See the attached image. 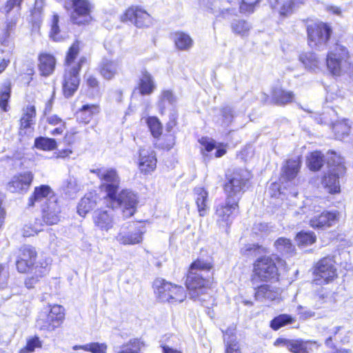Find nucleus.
Segmentation results:
<instances>
[{"instance_id":"f257e3e1","label":"nucleus","mask_w":353,"mask_h":353,"mask_svg":"<svg viewBox=\"0 0 353 353\" xmlns=\"http://www.w3.org/2000/svg\"><path fill=\"white\" fill-rule=\"evenodd\" d=\"M213 268L214 261L211 256L204 258L201 256L191 263L185 281L191 299L203 301L200 296L211 284L210 272Z\"/></svg>"},{"instance_id":"f03ea898","label":"nucleus","mask_w":353,"mask_h":353,"mask_svg":"<svg viewBox=\"0 0 353 353\" xmlns=\"http://www.w3.org/2000/svg\"><path fill=\"white\" fill-rule=\"evenodd\" d=\"M297 215H305L304 221L308 222L314 229L325 230L335 225L339 220V213L336 211H321V207L312 202L305 203Z\"/></svg>"},{"instance_id":"7ed1b4c3","label":"nucleus","mask_w":353,"mask_h":353,"mask_svg":"<svg viewBox=\"0 0 353 353\" xmlns=\"http://www.w3.org/2000/svg\"><path fill=\"white\" fill-rule=\"evenodd\" d=\"M327 171L322 179V184L330 193H337L340 191L339 178L345 172L343 159L332 152L327 158Z\"/></svg>"},{"instance_id":"20e7f679","label":"nucleus","mask_w":353,"mask_h":353,"mask_svg":"<svg viewBox=\"0 0 353 353\" xmlns=\"http://www.w3.org/2000/svg\"><path fill=\"white\" fill-rule=\"evenodd\" d=\"M101 181L100 189L104 191L110 199H116V194L118 191L120 178L117 171L114 168L101 167L92 170Z\"/></svg>"},{"instance_id":"39448f33","label":"nucleus","mask_w":353,"mask_h":353,"mask_svg":"<svg viewBox=\"0 0 353 353\" xmlns=\"http://www.w3.org/2000/svg\"><path fill=\"white\" fill-rule=\"evenodd\" d=\"M348 57L346 48L337 44L334 49L327 54L326 63L328 71L333 76H341L350 65Z\"/></svg>"},{"instance_id":"423d86ee","label":"nucleus","mask_w":353,"mask_h":353,"mask_svg":"<svg viewBox=\"0 0 353 353\" xmlns=\"http://www.w3.org/2000/svg\"><path fill=\"white\" fill-rule=\"evenodd\" d=\"M65 314L64 309L59 305H54L50 311L41 312L36 322V327L40 330L54 331L63 323Z\"/></svg>"},{"instance_id":"0eeeda50","label":"nucleus","mask_w":353,"mask_h":353,"mask_svg":"<svg viewBox=\"0 0 353 353\" xmlns=\"http://www.w3.org/2000/svg\"><path fill=\"white\" fill-rule=\"evenodd\" d=\"M261 0H214L210 8L216 16L224 15L239 6L241 12L250 13L254 11L256 4Z\"/></svg>"},{"instance_id":"6e6552de","label":"nucleus","mask_w":353,"mask_h":353,"mask_svg":"<svg viewBox=\"0 0 353 353\" xmlns=\"http://www.w3.org/2000/svg\"><path fill=\"white\" fill-rule=\"evenodd\" d=\"M332 30L325 23H318L308 26V43L312 48L323 50L326 46Z\"/></svg>"},{"instance_id":"1a4fd4ad","label":"nucleus","mask_w":353,"mask_h":353,"mask_svg":"<svg viewBox=\"0 0 353 353\" xmlns=\"http://www.w3.org/2000/svg\"><path fill=\"white\" fill-rule=\"evenodd\" d=\"M313 282L316 285L327 284L336 276L334 261L329 257L320 260L314 270Z\"/></svg>"},{"instance_id":"9d476101","label":"nucleus","mask_w":353,"mask_h":353,"mask_svg":"<svg viewBox=\"0 0 353 353\" xmlns=\"http://www.w3.org/2000/svg\"><path fill=\"white\" fill-rule=\"evenodd\" d=\"M85 61V57H81L76 66L65 68L62 85L63 92L65 97H72L77 91L79 85V72Z\"/></svg>"},{"instance_id":"9b49d317","label":"nucleus","mask_w":353,"mask_h":353,"mask_svg":"<svg viewBox=\"0 0 353 353\" xmlns=\"http://www.w3.org/2000/svg\"><path fill=\"white\" fill-rule=\"evenodd\" d=\"M238 206L237 200L232 201L226 198L224 203L216 207L214 218L220 228L227 230L230 226L233 219V212Z\"/></svg>"},{"instance_id":"f8f14e48","label":"nucleus","mask_w":353,"mask_h":353,"mask_svg":"<svg viewBox=\"0 0 353 353\" xmlns=\"http://www.w3.org/2000/svg\"><path fill=\"white\" fill-rule=\"evenodd\" d=\"M145 232L143 227H135L132 224L123 225L116 236V239L119 243L124 245L139 244L143 241V235Z\"/></svg>"},{"instance_id":"ddd939ff","label":"nucleus","mask_w":353,"mask_h":353,"mask_svg":"<svg viewBox=\"0 0 353 353\" xmlns=\"http://www.w3.org/2000/svg\"><path fill=\"white\" fill-rule=\"evenodd\" d=\"M246 181L247 179L243 172L239 171L233 172L224 187L227 198L232 201L236 199L239 202V198L244 191Z\"/></svg>"},{"instance_id":"4468645a","label":"nucleus","mask_w":353,"mask_h":353,"mask_svg":"<svg viewBox=\"0 0 353 353\" xmlns=\"http://www.w3.org/2000/svg\"><path fill=\"white\" fill-rule=\"evenodd\" d=\"M110 200L119 205L122 209L123 216L125 218L132 216L136 211L138 197L130 190H123L118 196L116 195V199Z\"/></svg>"},{"instance_id":"2eb2a0df","label":"nucleus","mask_w":353,"mask_h":353,"mask_svg":"<svg viewBox=\"0 0 353 353\" xmlns=\"http://www.w3.org/2000/svg\"><path fill=\"white\" fill-rule=\"evenodd\" d=\"M254 272L261 281H268L277 275V268L274 261L269 256H263L256 260Z\"/></svg>"},{"instance_id":"dca6fc26","label":"nucleus","mask_w":353,"mask_h":353,"mask_svg":"<svg viewBox=\"0 0 353 353\" xmlns=\"http://www.w3.org/2000/svg\"><path fill=\"white\" fill-rule=\"evenodd\" d=\"M123 21H130L137 28H148L152 24L151 16L139 7L129 8L121 17Z\"/></svg>"},{"instance_id":"f3484780","label":"nucleus","mask_w":353,"mask_h":353,"mask_svg":"<svg viewBox=\"0 0 353 353\" xmlns=\"http://www.w3.org/2000/svg\"><path fill=\"white\" fill-rule=\"evenodd\" d=\"M72 6L71 20L74 23L83 25L90 21L92 6L88 0H72Z\"/></svg>"},{"instance_id":"a211bd4d","label":"nucleus","mask_w":353,"mask_h":353,"mask_svg":"<svg viewBox=\"0 0 353 353\" xmlns=\"http://www.w3.org/2000/svg\"><path fill=\"white\" fill-rule=\"evenodd\" d=\"M42 218L47 225H54L60 221L61 206L57 198H52L41 204Z\"/></svg>"},{"instance_id":"6ab92c4d","label":"nucleus","mask_w":353,"mask_h":353,"mask_svg":"<svg viewBox=\"0 0 353 353\" xmlns=\"http://www.w3.org/2000/svg\"><path fill=\"white\" fill-rule=\"evenodd\" d=\"M34 175L31 172H25L14 176L8 184V189L11 192L23 193L29 189Z\"/></svg>"},{"instance_id":"aec40b11","label":"nucleus","mask_w":353,"mask_h":353,"mask_svg":"<svg viewBox=\"0 0 353 353\" xmlns=\"http://www.w3.org/2000/svg\"><path fill=\"white\" fill-rule=\"evenodd\" d=\"M157 167V159L154 152L149 148L139 149V169L144 174H150Z\"/></svg>"},{"instance_id":"412c9836","label":"nucleus","mask_w":353,"mask_h":353,"mask_svg":"<svg viewBox=\"0 0 353 353\" xmlns=\"http://www.w3.org/2000/svg\"><path fill=\"white\" fill-rule=\"evenodd\" d=\"M57 198L51 188L47 185H41L35 187L32 195L29 197L28 206L29 208L34 207L37 204L45 203L48 202L50 199Z\"/></svg>"},{"instance_id":"4be33fe9","label":"nucleus","mask_w":353,"mask_h":353,"mask_svg":"<svg viewBox=\"0 0 353 353\" xmlns=\"http://www.w3.org/2000/svg\"><path fill=\"white\" fill-rule=\"evenodd\" d=\"M94 226L101 231L108 232L114 226V214L112 210H96L92 216Z\"/></svg>"},{"instance_id":"5701e85b","label":"nucleus","mask_w":353,"mask_h":353,"mask_svg":"<svg viewBox=\"0 0 353 353\" xmlns=\"http://www.w3.org/2000/svg\"><path fill=\"white\" fill-rule=\"evenodd\" d=\"M282 290L270 285H262L257 288L255 292V299L261 301H275L279 303L281 301Z\"/></svg>"},{"instance_id":"b1692460","label":"nucleus","mask_w":353,"mask_h":353,"mask_svg":"<svg viewBox=\"0 0 353 353\" xmlns=\"http://www.w3.org/2000/svg\"><path fill=\"white\" fill-rule=\"evenodd\" d=\"M120 70V63L118 61L104 58L99 65L101 75L107 80H110L118 74Z\"/></svg>"},{"instance_id":"393cba45","label":"nucleus","mask_w":353,"mask_h":353,"mask_svg":"<svg viewBox=\"0 0 353 353\" xmlns=\"http://www.w3.org/2000/svg\"><path fill=\"white\" fill-rule=\"evenodd\" d=\"M194 195L199 215L205 216L209 210L208 191L202 187H196L194 189Z\"/></svg>"},{"instance_id":"a878e982","label":"nucleus","mask_w":353,"mask_h":353,"mask_svg":"<svg viewBox=\"0 0 353 353\" xmlns=\"http://www.w3.org/2000/svg\"><path fill=\"white\" fill-rule=\"evenodd\" d=\"M271 6L279 10L281 16L286 17L293 12L294 8L304 0H268Z\"/></svg>"},{"instance_id":"bb28decb","label":"nucleus","mask_w":353,"mask_h":353,"mask_svg":"<svg viewBox=\"0 0 353 353\" xmlns=\"http://www.w3.org/2000/svg\"><path fill=\"white\" fill-rule=\"evenodd\" d=\"M272 99L277 105H283L291 103L294 99L292 91L286 90L281 86H275L272 90Z\"/></svg>"},{"instance_id":"cd10ccee","label":"nucleus","mask_w":353,"mask_h":353,"mask_svg":"<svg viewBox=\"0 0 353 353\" xmlns=\"http://www.w3.org/2000/svg\"><path fill=\"white\" fill-rule=\"evenodd\" d=\"M156 89L153 77L146 70L141 72L139 81V90L142 95H149Z\"/></svg>"},{"instance_id":"c85d7f7f","label":"nucleus","mask_w":353,"mask_h":353,"mask_svg":"<svg viewBox=\"0 0 353 353\" xmlns=\"http://www.w3.org/2000/svg\"><path fill=\"white\" fill-rule=\"evenodd\" d=\"M153 288L155 294L161 301H170L171 296L169 294L172 288V283L157 279L154 282Z\"/></svg>"},{"instance_id":"c756f323","label":"nucleus","mask_w":353,"mask_h":353,"mask_svg":"<svg viewBox=\"0 0 353 353\" xmlns=\"http://www.w3.org/2000/svg\"><path fill=\"white\" fill-rule=\"evenodd\" d=\"M301 160L299 157L287 161L282 168L281 177L286 181L294 179L299 172L301 168Z\"/></svg>"},{"instance_id":"7c9ffc66","label":"nucleus","mask_w":353,"mask_h":353,"mask_svg":"<svg viewBox=\"0 0 353 353\" xmlns=\"http://www.w3.org/2000/svg\"><path fill=\"white\" fill-rule=\"evenodd\" d=\"M39 61V70L41 74L46 77L50 75L55 68L54 57L50 54L43 53L40 54Z\"/></svg>"},{"instance_id":"2f4dec72","label":"nucleus","mask_w":353,"mask_h":353,"mask_svg":"<svg viewBox=\"0 0 353 353\" xmlns=\"http://www.w3.org/2000/svg\"><path fill=\"white\" fill-rule=\"evenodd\" d=\"M98 196L95 192L86 194L80 201L77 211L81 216H85L88 212L95 208Z\"/></svg>"},{"instance_id":"473e14b6","label":"nucleus","mask_w":353,"mask_h":353,"mask_svg":"<svg viewBox=\"0 0 353 353\" xmlns=\"http://www.w3.org/2000/svg\"><path fill=\"white\" fill-rule=\"evenodd\" d=\"M173 41L176 48L179 50H189L194 45L192 37L184 32H176L173 34Z\"/></svg>"},{"instance_id":"72a5a7b5","label":"nucleus","mask_w":353,"mask_h":353,"mask_svg":"<svg viewBox=\"0 0 353 353\" xmlns=\"http://www.w3.org/2000/svg\"><path fill=\"white\" fill-rule=\"evenodd\" d=\"M99 112V106L94 104H86L77 112V119L83 123H88L91 120L93 115Z\"/></svg>"},{"instance_id":"f704fd0d","label":"nucleus","mask_w":353,"mask_h":353,"mask_svg":"<svg viewBox=\"0 0 353 353\" xmlns=\"http://www.w3.org/2000/svg\"><path fill=\"white\" fill-rule=\"evenodd\" d=\"M312 344H316V342L301 339L292 340L288 350L293 353H309Z\"/></svg>"},{"instance_id":"c9c22d12","label":"nucleus","mask_w":353,"mask_h":353,"mask_svg":"<svg viewBox=\"0 0 353 353\" xmlns=\"http://www.w3.org/2000/svg\"><path fill=\"white\" fill-rule=\"evenodd\" d=\"M36 116L35 108L33 105H28L23 109L21 118V128L27 129L34 124V119Z\"/></svg>"},{"instance_id":"e433bc0d","label":"nucleus","mask_w":353,"mask_h":353,"mask_svg":"<svg viewBox=\"0 0 353 353\" xmlns=\"http://www.w3.org/2000/svg\"><path fill=\"white\" fill-rule=\"evenodd\" d=\"M224 341L226 343L225 353H241L239 343L233 335L232 330H226L224 336Z\"/></svg>"},{"instance_id":"4c0bfd02","label":"nucleus","mask_w":353,"mask_h":353,"mask_svg":"<svg viewBox=\"0 0 353 353\" xmlns=\"http://www.w3.org/2000/svg\"><path fill=\"white\" fill-rule=\"evenodd\" d=\"M81 50V42L79 41H74L68 50L65 57L66 68L76 66L78 63L75 62V59L78 56Z\"/></svg>"},{"instance_id":"58836bf2","label":"nucleus","mask_w":353,"mask_h":353,"mask_svg":"<svg viewBox=\"0 0 353 353\" xmlns=\"http://www.w3.org/2000/svg\"><path fill=\"white\" fill-rule=\"evenodd\" d=\"M324 162L323 155L319 151L311 152L307 158V165L311 170H319Z\"/></svg>"},{"instance_id":"ea45409f","label":"nucleus","mask_w":353,"mask_h":353,"mask_svg":"<svg viewBox=\"0 0 353 353\" xmlns=\"http://www.w3.org/2000/svg\"><path fill=\"white\" fill-rule=\"evenodd\" d=\"M332 128L336 138L338 139H343L347 137L350 134L351 128L349 121L345 119L334 123Z\"/></svg>"},{"instance_id":"a19ab883","label":"nucleus","mask_w":353,"mask_h":353,"mask_svg":"<svg viewBox=\"0 0 353 353\" xmlns=\"http://www.w3.org/2000/svg\"><path fill=\"white\" fill-rule=\"evenodd\" d=\"M231 28L234 34L241 37H245L248 35L251 28V26L245 20L236 19L232 22Z\"/></svg>"},{"instance_id":"79ce46f5","label":"nucleus","mask_w":353,"mask_h":353,"mask_svg":"<svg viewBox=\"0 0 353 353\" xmlns=\"http://www.w3.org/2000/svg\"><path fill=\"white\" fill-rule=\"evenodd\" d=\"M108 346L104 343H90L83 345L73 346L74 350H83L92 353H106Z\"/></svg>"},{"instance_id":"37998d69","label":"nucleus","mask_w":353,"mask_h":353,"mask_svg":"<svg viewBox=\"0 0 353 353\" xmlns=\"http://www.w3.org/2000/svg\"><path fill=\"white\" fill-rule=\"evenodd\" d=\"M300 61L305 66V68L315 70L319 67V61L314 53H305L299 56Z\"/></svg>"},{"instance_id":"c03bdc74","label":"nucleus","mask_w":353,"mask_h":353,"mask_svg":"<svg viewBox=\"0 0 353 353\" xmlns=\"http://www.w3.org/2000/svg\"><path fill=\"white\" fill-rule=\"evenodd\" d=\"M169 295L171 296L170 301H166V302L171 303H181L186 298V292L184 288L181 286L173 284Z\"/></svg>"},{"instance_id":"a18cd8bd","label":"nucleus","mask_w":353,"mask_h":353,"mask_svg":"<svg viewBox=\"0 0 353 353\" xmlns=\"http://www.w3.org/2000/svg\"><path fill=\"white\" fill-rule=\"evenodd\" d=\"M274 246L278 252L283 254L292 253L294 247L290 240L286 238L281 237L274 242Z\"/></svg>"},{"instance_id":"49530a36","label":"nucleus","mask_w":353,"mask_h":353,"mask_svg":"<svg viewBox=\"0 0 353 353\" xmlns=\"http://www.w3.org/2000/svg\"><path fill=\"white\" fill-rule=\"evenodd\" d=\"M294 321V319L288 314H281L276 316L270 322V327L274 330H278L281 327L291 324Z\"/></svg>"},{"instance_id":"de8ad7c7","label":"nucleus","mask_w":353,"mask_h":353,"mask_svg":"<svg viewBox=\"0 0 353 353\" xmlns=\"http://www.w3.org/2000/svg\"><path fill=\"white\" fill-rule=\"evenodd\" d=\"M34 146L43 150H52L57 147V142L54 139L38 137L34 140Z\"/></svg>"},{"instance_id":"09e8293b","label":"nucleus","mask_w":353,"mask_h":353,"mask_svg":"<svg viewBox=\"0 0 353 353\" xmlns=\"http://www.w3.org/2000/svg\"><path fill=\"white\" fill-rule=\"evenodd\" d=\"M42 225L40 219H35L33 223H29L28 224H26L22 230L23 236L25 237L34 236L42 230Z\"/></svg>"},{"instance_id":"8fccbe9b","label":"nucleus","mask_w":353,"mask_h":353,"mask_svg":"<svg viewBox=\"0 0 353 353\" xmlns=\"http://www.w3.org/2000/svg\"><path fill=\"white\" fill-rule=\"evenodd\" d=\"M315 241L316 236L312 232H301L296 235V241L299 245L307 246L314 243Z\"/></svg>"},{"instance_id":"3c124183","label":"nucleus","mask_w":353,"mask_h":353,"mask_svg":"<svg viewBox=\"0 0 353 353\" xmlns=\"http://www.w3.org/2000/svg\"><path fill=\"white\" fill-rule=\"evenodd\" d=\"M147 123L154 137L157 138L161 134L162 126L161 122L157 117H148L147 119Z\"/></svg>"},{"instance_id":"603ef678","label":"nucleus","mask_w":353,"mask_h":353,"mask_svg":"<svg viewBox=\"0 0 353 353\" xmlns=\"http://www.w3.org/2000/svg\"><path fill=\"white\" fill-rule=\"evenodd\" d=\"M10 97V84L6 83L3 88L0 90V108L4 112L8 110V101Z\"/></svg>"},{"instance_id":"864d4df0","label":"nucleus","mask_w":353,"mask_h":353,"mask_svg":"<svg viewBox=\"0 0 353 353\" xmlns=\"http://www.w3.org/2000/svg\"><path fill=\"white\" fill-rule=\"evenodd\" d=\"M140 349V341L134 339L123 345L117 353H139Z\"/></svg>"},{"instance_id":"5fc2aeb1","label":"nucleus","mask_w":353,"mask_h":353,"mask_svg":"<svg viewBox=\"0 0 353 353\" xmlns=\"http://www.w3.org/2000/svg\"><path fill=\"white\" fill-rule=\"evenodd\" d=\"M37 252L35 249L30 245H23L20 249V254L19 257L23 259L26 261H30L34 263L36 259Z\"/></svg>"},{"instance_id":"6e6d98bb","label":"nucleus","mask_w":353,"mask_h":353,"mask_svg":"<svg viewBox=\"0 0 353 353\" xmlns=\"http://www.w3.org/2000/svg\"><path fill=\"white\" fill-rule=\"evenodd\" d=\"M81 189L78 181L74 176H69L65 185V192L69 196H72Z\"/></svg>"},{"instance_id":"4d7b16f0","label":"nucleus","mask_w":353,"mask_h":353,"mask_svg":"<svg viewBox=\"0 0 353 353\" xmlns=\"http://www.w3.org/2000/svg\"><path fill=\"white\" fill-rule=\"evenodd\" d=\"M176 101V98L174 96L173 93L170 90H163L162 91L160 97L159 105L161 110H163L166 107V103L168 104L172 105Z\"/></svg>"},{"instance_id":"13d9d810","label":"nucleus","mask_w":353,"mask_h":353,"mask_svg":"<svg viewBox=\"0 0 353 353\" xmlns=\"http://www.w3.org/2000/svg\"><path fill=\"white\" fill-rule=\"evenodd\" d=\"M41 346V343L39 337L34 336L28 340L26 347L20 350V353H31L37 347H40Z\"/></svg>"},{"instance_id":"bf43d9fd","label":"nucleus","mask_w":353,"mask_h":353,"mask_svg":"<svg viewBox=\"0 0 353 353\" xmlns=\"http://www.w3.org/2000/svg\"><path fill=\"white\" fill-rule=\"evenodd\" d=\"M222 123L223 125H229L233 121L234 117V111L232 107H223L221 110Z\"/></svg>"},{"instance_id":"052dcab7","label":"nucleus","mask_w":353,"mask_h":353,"mask_svg":"<svg viewBox=\"0 0 353 353\" xmlns=\"http://www.w3.org/2000/svg\"><path fill=\"white\" fill-rule=\"evenodd\" d=\"M59 21V17L57 14H54L52 21H51V31H50V37L54 41H59V38L58 34L59 33V27L58 26V23Z\"/></svg>"},{"instance_id":"680f3d73","label":"nucleus","mask_w":353,"mask_h":353,"mask_svg":"<svg viewBox=\"0 0 353 353\" xmlns=\"http://www.w3.org/2000/svg\"><path fill=\"white\" fill-rule=\"evenodd\" d=\"M33 264L34 263L30 261H26L20 257H19L16 262L17 269L21 273L26 272Z\"/></svg>"},{"instance_id":"e2e57ef3","label":"nucleus","mask_w":353,"mask_h":353,"mask_svg":"<svg viewBox=\"0 0 353 353\" xmlns=\"http://www.w3.org/2000/svg\"><path fill=\"white\" fill-rule=\"evenodd\" d=\"M16 26V21L14 20H11L8 21L6 24V29L3 33V38L2 43L5 45H8V39L10 36L11 32L14 30Z\"/></svg>"},{"instance_id":"0e129e2a","label":"nucleus","mask_w":353,"mask_h":353,"mask_svg":"<svg viewBox=\"0 0 353 353\" xmlns=\"http://www.w3.org/2000/svg\"><path fill=\"white\" fill-rule=\"evenodd\" d=\"M341 330H342V327H341V326L335 327L331 330L330 334H333L335 340H337V339H339L341 342L342 343L345 344V343H347L349 342L350 337L346 335L344 337H341L340 336L341 334H339V332Z\"/></svg>"},{"instance_id":"69168bd1","label":"nucleus","mask_w":353,"mask_h":353,"mask_svg":"<svg viewBox=\"0 0 353 353\" xmlns=\"http://www.w3.org/2000/svg\"><path fill=\"white\" fill-rule=\"evenodd\" d=\"M22 0H7L5 6L3 7V11L8 13L15 6H19Z\"/></svg>"},{"instance_id":"338daca9","label":"nucleus","mask_w":353,"mask_h":353,"mask_svg":"<svg viewBox=\"0 0 353 353\" xmlns=\"http://www.w3.org/2000/svg\"><path fill=\"white\" fill-rule=\"evenodd\" d=\"M298 309L299 314L300 315L301 318L305 319L314 316V312H312V310H305L301 306H299Z\"/></svg>"},{"instance_id":"774afa93","label":"nucleus","mask_w":353,"mask_h":353,"mask_svg":"<svg viewBox=\"0 0 353 353\" xmlns=\"http://www.w3.org/2000/svg\"><path fill=\"white\" fill-rule=\"evenodd\" d=\"M86 83L87 85L91 88H97L99 85V82L97 78L92 75L86 76Z\"/></svg>"}]
</instances>
